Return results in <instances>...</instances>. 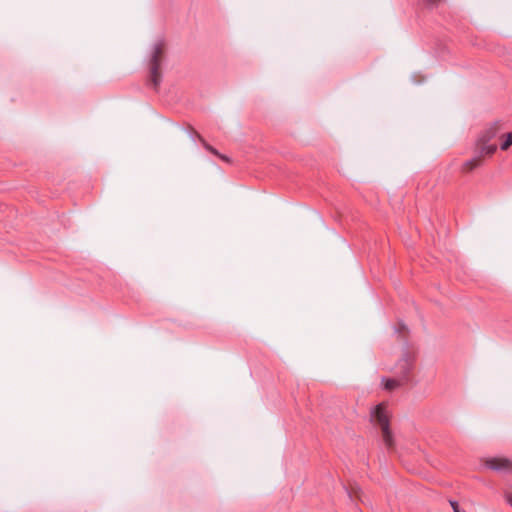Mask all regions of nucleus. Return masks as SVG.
I'll list each match as a JSON object with an SVG mask.
<instances>
[{
    "mask_svg": "<svg viewBox=\"0 0 512 512\" xmlns=\"http://www.w3.org/2000/svg\"><path fill=\"white\" fill-rule=\"evenodd\" d=\"M385 384L390 385V384H395V383H394L393 381H390V380H389V381H387Z\"/></svg>",
    "mask_w": 512,
    "mask_h": 512,
    "instance_id": "nucleus-10",
    "label": "nucleus"
},
{
    "mask_svg": "<svg viewBox=\"0 0 512 512\" xmlns=\"http://www.w3.org/2000/svg\"><path fill=\"white\" fill-rule=\"evenodd\" d=\"M496 149H497V148H496V146H495V145H489V146H484V147H482L481 152H482V153H485V154H487V155H492V154H494V153H495Z\"/></svg>",
    "mask_w": 512,
    "mask_h": 512,
    "instance_id": "nucleus-6",
    "label": "nucleus"
},
{
    "mask_svg": "<svg viewBox=\"0 0 512 512\" xmlns=\"http://www.w3.org/2000/svg\"><path fill=\"white\" fill-rule=\"evenodd\" d=\"M505 498H506L507 503L512 506V492L506 491Z\"/></svg>",
    "mask_w": 512,
    "mask_h": 512,
    "instance_id": "nucleus-7",
    "label": "nucleus"
},
{
    "mask_svg": "<svg viewBox=\"0 0 512 512\" xmlns=\"http://www.w3.org/2000/svg\"><path fill=\"white\" fill-rule=\"evenodd\" d=\"M425 1H426L427 3H429V4H433V5H434V4L439 3L441 0H425Z\"/></svg>",
    "mask_w": 512,
    "mask_h": 512,
    "instance_id": "nucleus-9",
    "label": "nucleus"
},
{
    "mask_svg": "<svg viewBox=\"0 0 512 512\" xmlns=\"http://www.w3.org/2000/svg\"><path fill=\"white\" fill-rule=\"evenodd\" d=\"M384 387H385L386 389H391V388H393L394 386L386 385V386H384Z\"/></svg>",
    "mask_w": 512,
    "mask_h": 512,
    "instance_id": "nucleus-11",
    "label": "nucleus"
},
{
    "mask_svg": "<svg viewBox=\"0 0 512 512\" xmlns=\"http://www.w3.org/2000/svg\"><path fill=\"white\" fill-rule=\"evenodd\" d=\"M370 417L371 421L380 427L385 446L388 450H392L394 448V438L390 430V415L386 405L384 403L378 404L371 410Z\"/></svg>",
    "mask_w": 512,
    "mask_h": 512,
    "instance_id": "nucleus-1",
    "label": "nucleus"
},
{
    "mask_svg": "<svg viewBox=\"0 0 512 512\" xmlns=\"http://www.w3.org/2000/svg\"><path fill=\"white\" fill-rule=\"evenodd\" d=\"M495 133H496V131H493V132H492V133H490L487 137H486V136H483V138H482L483 143H486V142H488L491 138H493V137H494V135H495Z\"/></svg>",
    "mask_w": 512,
    "mask_h": 512,
    "instance_id": "nucleus-8",
    "label": "nucleus"
},
{
    "mask_svg": "<svg viewBox=\"0 0 512 512\" xmlns=\"http://www.w3.org/2000/svg\"><path fill=\"white\" fill-rule=\"evenodd\" d=\"M501 139H502V143L500 145V148L503 151L508 150L510 148V146L512 145V132L506 133L505 135H503L501 137Z\"/></svg>",
    "mask_w": 512,
    "mask_h": 512,
    "instance_id": "nucleus-5",
    "label": "nucleus"
},
{
    "mask_svg": "<svg viewBox=\"0 0 512 512\" xmlns=\"http://www.w3.org/2000/svg\"><path fill=\"white\" fill-rule=\"evenodd\" d=\"M486 467L498 472L512 471V461L506 458H490L486 461Z\"/></svg>",
    "mask_w": 512,
    "mask_h": 512,
    "instance_id": "nucleus-3",
    "label": "nucleus"
},
{
    "mask_svg": "<svg viewBox=\"0 0 512 512\" xmlns=\"http://www.w3.org/2000/svg\"><path fill=\"white\" fill-rule=\"evenodd\" d=\"M481 163L482 160L480 157L468 160L462 165V171L465 173L471 172L475 168L479 167Z\"/></svg>",
    "mask_w": 512,
    "mask_h": 512,
    "instance_id": "nucleus-4",
    "label": "nucleus"
},
{
    "mask_svg": "<svg viewBox=\"0 0 512 512\" xmlns=\"http://www.w3.org/2000/svg\"><path fill=\"white\" fill-rule=\"evenodd\" d=\"M166 46L162 41H157L151 49V55L149 59V72L150 81L157 87L161 81V69L160 66L165 58Z\"/></svg>",
    "mask_w": 512,
    "mask_h": 512,
    "instance_id": "nucleus-2",
    "label": "nucleus"
}]
</instances>
